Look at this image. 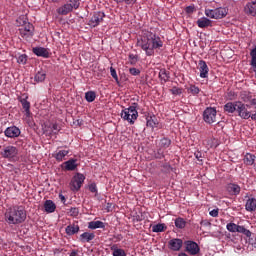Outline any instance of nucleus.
I'll return each instance as SVG.
<instances>
[{"mask_svg":"<svg viewBox=\"0 0 256 256\" xmlns=\"http://www.w3.org/2000/svg\"><path fill=\"white\" fill-rule=\"evenodd\" d=\"M147 56L151 57L155 54V50H161L164 45L160 36L151 31H144L138 42L136 43Z\"/></svg>","mask_w":256,"mask_h":256,"instance_id":"obj_1","label":"nucleus"},{"mask_svg":"<svg viewBox=\"0 0 256 256\" xmlns=\"http://www.w3.org/2000/svg\"><path fill=\"white\" fill-rule=\"evenodd\" d=\"M27 213L22 206H12L6 209L4 220L8 225H19L26 221Z\"/></svg>","mask_w":256,"mask_h":256,"instance_id":"obj_2","label":"nucleus"},{"mask_svg":"<svg viewBox=\"0 0 256 256\" xmlns=\"http://www.w3.org/2000/svg\"><path fill=\"white\" fill-rule=\"evenodd\" d=\"M138 104L133 103L132 106L125 108L122 111L121 117L126 120L131 125L135 124V121L139 117L138 111H137Z\"/></svg>","mask_w":256,"mask_h":256,"instance_id":"obj_3","label":"nucleus"},{"mask_svg":"<svg viewBox=\"0 0 256 256\" xmlns=\"http://www.w3.org/2000/svg\"><path fill=\"white\" fill-rule=\"evenodd\" d=\"M81 5V0H68V2L62 5L60 8L56 9V13L60 16H67L74 10H78Z\"/></svg>","mask_w":256,"mask_h":256,"instance_id":"obj_4","label":"nucleus"},{"mask_svg":"<svg viewBox=\"0 0 256 256\" xmlns=\"http://www.w3.org/2000/svg\"><path fill=\"white\" fill-rule=\"evenodd\" d=\"M226 8L205 9V15L210 19H223L227 16Z\"/></svg>","mask_w":256,"mask_h":256,"instance_id":"obj_5","label":"nucleus"},{"mask_svg":"<svg viewBox=\"0 0 256 256\" xmlns=\"http://www.w3.org/2000/svg\"><path fill=\"white\" fill-rule=\"evenodd\" d=\"M20 36L23 40H32L34 36V26L33 24L26 22L24 23V26L19 28Z\"/></svg>","mask_w":256,"mask_h":256,"instance_id":"obj_6","label":"nucleus"},{"mask_svg":"<svg viewBox=\"0 0 256 256\" xmlns=\"http://www.w3.org/2000/svg\"><path fill=\"white\" fill-rule=\"evenodd\" d=\"M202 117L206 124L212 125L217 122V110L213 107H207L202 114Z\"/></svg>","mask_w":256,"mask_h":256,"instance_id":"obj_7","label":"nucleus"},{"mask_svg":"<svg viewBox=\"0 0 256 256\" xmlns=\"http://www.w3.org/2000/svg\"><path fill=\"white\" fill-rule=\"evenodd\" d=\"M85 180V176L82 173H76L74 177L71 178L70 181V189L73 192H78Z\"/></svg>","mask_w":256,"mask_h":256,"instance_id":"obj_8","label":"nucleus"},{"mask_svg":"<svg viewBox=\"0 0 256 256\" xmlns=\"http://www.w3.org/2000/svg\"><path fill=\"white\" fill-rule=\"evenodd\" d=\"M250 108H251L250 105H246L240 101V104H238L237 110H236L237 116L245 120L249 118L252 119L253 114L251 113V111L248 110Z\"/></svg>","mask_w":256,"mask_h":256,"instance_id":"obj_9","label":"nucleus"},{"mask_svg":"<svg viewBox=\"0 0 256 256\" xmlns=\"http://www.w3.org/2000/svg\"><path fill=\"white\" fill-rule=\"evenodd\" d=\"M106 17V14L99 11V12H94L90 20L88 21L87 25L90 26L91 28H96L99 26L101 23L104 22V19Z\"/></svg>","mask_w":256,"mask_h":256,"instance_id":"obj_10","label":"nucleus"},{"mask_svg":"<svg viewBox=\"0 0 256 256\" xmlns=\"http://www.w3.org/2000/svg\"><path fill=\"white\" fill-rule=\"evenodd\" d=\"M184 245L185 252L189 253L191 256H196L200 251V248L195 241L187 240L184 242Z\"/></svg>","mask_w":256,"mask_h":256,"instance_id":"obj_11","label":"nucleus"},{"mask_svg":"<svg viewBox=\"0 0 256 256\" xmlns=\"http://www.w3.org/2000/svg\"><path fill=\"white\" fill-rule=\"evenodd\" d=\"M0 154L3 156V158L10 160L17 156L18 149L14 146H7L4 148L3 152Z\"/></svg>","mask_w":256,"mask_h":256,"instance_id":"obj_12","label":"nucleus"},{"mask_svg":"<svg viewBox=\"0 0 256 256\" xmlns=\"http://www.w3.org/2000/svg\"><path fill=\"white\" fill-rule=\"evenodd\" d=\"M21 134V131L18 127L16 126H12V127H8L5 129L4 131V135L7 137V138H10V139H15V138H18Z\"/></svg>","mask_w":256,"mask_h":256,"instance_id":"obj_13","label":"nucleus"},{"mask_svg":"<svg viewBox=\"0 0 256 256\" xmlns=\"http://www.w3.org/2000/svg\"><path fill=\"white\" fill-rule=\"evenodd\" d=\"M198 69L200 72V78L206 79L209 77V66H207L206 62L204 60H199L198 62Z\"/></svg>","mask_w":256,"mask_h":256,"instance_id":"obj_14","label":"nucleus"},{"mask_svg":"<svg viewBox=\"0 0 256 256\" xmlns=\"http://www.w3.org/2000/svg\"><path fill=\"white\" fill-rule=\"evenodd\" d=\"M77 167H78L77 159H73V158L61 164V168L63 171H75Z\"/></svg>","mask_w":256,"mask_h":256,"instance_id":"obj_15","label":"nucleus"},{"mask_svg":"<svg viewBox=\"0 0 256 256\" xmlns=\"http://www.w3.org/2000/svg\"><path fill=\"white\" fill-rule=\"evenodd\" d=\"M32 53L38 57H42L44 59H48L50 58V52L47 48H43V47H35L32 48Z\"/></svg>","mask_w":256,"mask_h":256,"instance_id":"obj_16","label":"nucleus"},{"mask_svg":"<svg viewBox=\"0 0 256 256\" xmlns=\"http://www.w3.org/2000/svg\"><path fill=\"white\" fill-rule=\"evenodd\" d=\"M240 103L241 101L228 102L223 106V110L228 114H234L237 112V107Z\"/></svg>","mask_w":256,"mask_h":256,"instance_id":"obj_17","label":"nucleus"},{"mask_svg":"<svg viewBox=\"0 0 256 256\" xmlns=\"http://www.w3.org/2000/svg\"><path fill=\"white\" fill-rule=\"evenodd\" d=\"M244 11L246 15L256 17V3L255 1H250L246 4Z\"/></svg>","mask_w":256,"mask_h":256,"instance_id":"obj_18","label":"nucleus"},{"mask_svg":"<svg viewBox=\"0 0 256 256\" xmlns=\"http://www.w3.org/2000/svg\"><path fill=\"white\" fill-rule=\"evenodd\" d=\"M168 245H169V249L177 252V251H180L183 245V241L181 239H172V240H169Z\"/></svg>","mask_w":256,"mask_h":256,"instance_id":"obj_19","label":"nucleus"},{"mask_svg":"<svg viewBox=\"0 0 256 256\" xmlns=\"http://www.w3.org/2000/svg\"><path fill=\"white\" fill-rule=\"evenodd\" d=\"M226 191H228L230 195L237 196L241 193V186L238 184L230 183L228 186H226Z\"/></svg>","mask_w":256,"mask_h":256,"instance_id":"obj_20","label":"nucleus"},{"mask_svg":"<svg viewBox=\"0 0 256 256\" xmlns=\"http://www.w3.org/2000/svg\"><path fill=\"white\" fill-rule=\"evenodd\" d=\"M95 238H96L95 233L85 232L83 234H80L79 241L82 243H90Z\"/></svg>","mask_w":256,"mask_h":256,"instance_id":"obj_21","label":"nucleus"},{"mask_svg":"<svg viewBox=\"0 0 256 256\" xmlns=\"http://www.w3.org/2000/svg\"><path fill=\"white\" fill-rule=\"evenodd\" d=\"M80 231V226L76 223L70 224L66 227V234L68 236H73L75 234H78Z\"/></svg>","mask_w":256,"mask_h":256,"instance_id":"obj_22","label":"nucleus"},{"mask_svg":"<svg viewBox=\"0 0 256 256\" xmlns=\"http://www.w3.org/2000/svg\"><path fill=\"white\" fill-rule=\"evenodd\" d=\"M197 25L201 29L212 27V21L206 17H202L197 20Z\"/></svg>","mask_w":256,"mask_h":256,"instance_id":"obj_23","label":"nucleus"},{"mask_svg":"<svg viewBox=\"0 0 256 256\" xmlns=\"http://www.w3.org/2000/svg\"><path fill=\"white\" fill-rule=\"evenodd\" d=\"M250 67H252L256 78V46L250 50Z\"/></svg>","mask_w":256,"mask_h":256,"instance_id":"obj_24","label":"nucleus"},{"mask_svg":"<svg viewBox=\"0 0 256 256\" xmlns=\"http://www.w3.org/2000/svg\"><path fill=\"white\" fill-rule=\"evenodd\" d=\"M59 131H60V127L57 123H52V124H50V126H48V127L45 126V128H44V133L50 134V135L52 133L57 134Z\"/></svg>","mask_w":256,"mask_h":256,"instance_id":"obj_25","label":"nucleus"},{"mask_svg":"<svg viewBox=\"0 0 256 256\" xmlns=\"http://www.w3.org/2000/svg\"><path fill=\"white\" fill-rule=\"evenodd\" d=\"M104 228H105V224L103 221L97 220V221L88 222V229L90 230L104 229Z\"/></svg>","mask_w":256,"mask_h":256,"instance_id":"obj_26","label":"nucleus"},{"mask_svg":"<svg viewBox=\"0 0 256 256\" xmlns=\"http://www.w3.org/2000/svg\"><path fill=\"white\" fill-rule=\"evenodd\" d=\"M45 78H47V73L45 72V70H39L35 74L34 82L35 83H43Z\"/></svg>","mask_w":256,"mask_h":256,"instance_id":"obj_27","label":"nucleus"},{"mask_svg":"<svg viewBox=\"0 0 256 256\" xmlns=\"http://www.w3.org/2000/svg\"><path fill=\"white\" fill-rule=\"evenodd\" d=\"M245 209L248 212H253L256 210V198H249L246 201Z\"/></svg>","mask_w":256,"mask_h":256,"instance_id":"obj_28","label":"nucleus"},{"mask_svg":"<svg viewBox=\"0 0 256 256\" xmlns=\"http://www.w3.org/2000/svg\"><path fill=\"white\" fill-rule=\"evenodd\" d=\"M44 209L47 213H53L56 211V204L52 200H46L44 203Z\"/></svg>","mask_w":256,"mask_h":256,"instance_id":"obj_29","label":"nucleus"},{"mask_svg":"<svg viewBox=\"0 0 256 256\" xmlns=\"http://www.w3.org/2000/svg\"><path fill=\"white\" fill-rule=\"evenodd\" d=\"M239 97L244 103H249L253 99L252 92L250 91H241Z\"/></svg>","mask_w":256,"mask_h":256,"instance_id":"obj_30","label":"nucleus"},{"mask_svg":"<svg viewBox=\"0 0 256 256\" xmlns=\"http://www.w3.org/2000/svg\"><path fill=\"white\" fill-rule=\"evenodd\" d=\"M69 154V150H59L54 154V158L56 161L61 162L64 161V158Z\"/></svg>","mask_w":256,"mask_h":256,"instance_id":"obj_31","label":"nucleus"},{"mask_svg":"<svg viewBox=\"0 0 256 256\" xmlns=\"http://www.w3.org/2000/svg\"><path fill=\"white\" fill-rule=\"evenodd\" d=\"M255 159H256L255 155H253L251 153H247L244 157V163L246 166H253Z\"/></svg>","mask_w":256,"mask_h":256,"instance_id":"obj_32","label":"nucleus"},{"mask_svg":"<svg viewBox=\"0 0 256 256\" xmlns=\"http://www.w3.org/2000/svg\"><path fill=\"white\" fill-rule=\"evenodd\" d=\"M174 224L177 229H184L187 222L184 218L179 217L174 220Z\"/></svg>","mask_w":256,"mask_h":256,"instance_id":"obj_33","label":"nucleus"},{"mask_svg":"<svg viewBox=\"0 0 256 256\" xmlns=\"http://www.w3.org/2000/svg\"><path fill=\"white\" fill-rule=\"evenodd\" d=\"M85 99L88 103H92L96 100V92L89 91L85 93Z\"/></svg>","mask_w":256,"mask_h":256,"instance_id":"obj_34","label":"nucleus"},{"mask_svg":"<svg viewBox=\"0 0 256 256\" xmlns=\"http://www.w3.org/2000/svg\"><path fill=\"white\" fill-rule=\"evenodd\" d=\"M157 125H159V122L157 121L155 116H151L150 118H147V126L151 128H156Z\"/></svg>","mask_w":256,"mask_h":256,"instance_id":"obj_35","label":"nucleus"},{"mask_svg":"<svg viewBox=\"0 0 256 256\" xmlns=\"http://www.w3.org/2000/svg\"><path fill=\"white\" fill-rule=\"evenodd\" d=\"M167 226H165V224H157L155 226H152V232L155 233H160V232H164L167 230Z\"/></svg>","mask_w":256,"mask_h":256,"instance_id":"obj_36","label":"nucleus"},{"mask_svg":"<svg viewBox=\"0 0 256 256\" xmlns=\"http://www.w3.org/2000/svg\"><path fill=\"white\" fill-rule=\"evenodd\" d=\"M238 233L244 234L247 238H250L252 236V233L250 230L246 229L245 226H239L237 228Z\"/></svg>","mask_w":256,"mask_h":256,"instance_id":"obj_37","label":"nucleus"},{"mask_svg":"<svg viewBox=\"0 0 256 256\" xmlns=\"http://www.w3.org/2000/svg\"><path fill=\"white\" fill-rule=\"evenodd\" d=\"M27 99H28L27 96L20 99V103H21L22 108H23L24 111H28V110L31 109V103H29V102L27 101Z\"/></svg>","mask_w":256,"mask_h":256,"instance_id":"obj_38","label":"nucleus"},{"mask_svg":"<svg viewBox=\"0 0 256 256\" xmlns=\"http://www.w3.org/2000/svg\"><path fill=\"white\" fill-rule=\"evenodd\" d=\"M111 250L114 251L112 252V256H127V253L122 248L112 247Z\"/></svg>","mask_w":256,"mask_h":256,"instance_id":"obj_39","label":"nucleus"},{"mask_svg":"<svg viewBox=\"0 0 256 256\" xmlns=\"http://www.w3.org/2000/svg\"><path fill=\"white\" fill-rule=\"evenodd\" d=\"M238 227H239V225H237L233 222L226 224V230H228L229 232H232V233H237Z\"/></svg>","mask_w":256,"mask_h":256,"instance_id":"obj_40","label":"nucleus"},{"mask_svg":"<svg viewBox=\"0 0 256 256\" xmlns=\"http://www.w3.org/2000/svg\"><path fill=\"white\" fill-rule=\"evenodd\" d=\"M171 146V140L169 138H163L160 140V147L167 149Z\"/></svg>","mask_w":256,"mask_h":256,"instance_id":"obj_41","label":"nucleus"},{"mask_svg":"<svg viewBox=\"0 0 256 256\" xmlns=\"http://www.w3.org/2000/svg\"><path fill=\"white\" fill-rule=\"evenodd\" d=\"M128 61H130L131 65H136L137 62L139 61V57H138V55L130 54V55H128Z\"/></svg>","mask_w":256,"mask_h":256,"instance_id":"obj_42","label":"nucleus"},{"mask_svg":"<svg viewBox=\"0 0 256 256\" xmlns=\"http://www.w3.org/2000/svg\"><path fill=\"white\" fill-rule=\"evenodd\" d=\"M188 91H189V93H191L193 96H196V95L199 94V92H200L201 90L199 89L198 86H196V85H191V86L189 87Z\"/></svg>","mask_w":256,"mask_h":256,"instance_id":"obj_43","label":"nucleus"},{"mask_svg":"<svg viewBox=\"0 0 256 256\" xmlns=\"http://www.w3.org/2000/svg\"><path fill=\"white\" fill-rule=\"evenodd\" d=\"M159 77H160V79H162L164 81H167L169 79L167 70H165V69L164 70H160Z\"/></svg>","mask_w":256,"mask_h":256,"instance_id":"obj_44","label":"nucleus"},{"mask_svg":"<svg viewBox=\"0 0 256 256\" xmlns=\"http://www.w3.org/2000/svg\"><path fill=\"white\" fill-rule=\"evenodd\" d=\"M69 213H70L71 217H77V216H79V213H80L79 208L71 207L69 210Z\"/></svg>","mask_w":256,"mask_h":256,"instance_id":"obj_45","label":"nucleus"},{"mask_svg":"<svg viewBox=\"0 0 256 256\" xmlns=\"http://www.w3.org/2000/svg\"><path fill=\"white\" fill-rule=\"evenodd\" d=\"M110 75L115 79L116 83H119V77L117 76V72L114 67H110Z\"/></svg>","mask_w":256,"mask_h":256,"instance_id":"obj_46","label":"nucleus"},{"mask_svg":"<svg viewBox=\"0 0 256 256\" xmlns=\"http://www.w3.org/2000/svg\"><path fill=\"white\" fill-rule=\"evenodd\" d=\"M184 11L186 14L192 15L196 11L195 5L188 6L187 8L184 9Z\"/></svg>","mask_w":256,"mask_h":256,"instance_id":"obj_47","label":"nucleus"},{"mask_svg":"<svg viewBox=\"0 0 256 256\" xmlns=\"http://www.w3.org/2000/svg\"><path fill=\"white\" fill-rule=\"evenodd\" d=\"M88 190H90L91 193H98V189H97V184L96 183H92L88 185Z\"/></svg>","mask_w":256,"mask_h":256,"instance_id":"obj_48","label":"nucleus"},{"mask_svg":"<svg viewBox=\"0 0 256 256\" xmlns=\"http://www.w3.org/2000/svg\"><path fill=\"white\" fill-rule=\"evenodd\" d=\"M26 62H27V56L25 54L20 55L18 58V63L24 65L26 64Z\"/></svg>","mask_w":256,"mask_h":256,"instance_id":"obj_49","label":"nucleus"},{"mask_svg":"<svg viewBox=\"0 0 256 256\" xmlns=\"http://www.w3.org/2000/svg\"><path fill=\"white\" fill-rule=\"evenodd\" d=\"M129 72L131 75H134V76H138L141 73V71L137 68H130Z\"/></svg>","mask_w":256,"mask_h":256,"instance_id":"obj_50","label":"nucleus"},{"mask_svg":"<svg viewBox=\"0 0 256 256\" xmlns=\"http://www.w3.org/2000/svg\"><path fill=\"white\" fill-rule=\"evenodd\" d=\"M171 92H172L173 95H181L182 90L180 88L173 87Z\"/></svg>","mask_w":256,"mask_h":256,"instance_id":"obj_51","label":"nucleus"},{"mask_svg":"<svg viewBox=\"0 0 256 256\" xmlns=\"http://www.w3.org/2000/svg\"><path fill=\"white\" fill-rule=\"evenodd\" d=\"M116 3L118 4H123L125 3L126 5H131V3L133 2V0H114Z\"/></svg>","mask_w":256,"mask_h":256,"instance_id":"obj_52","label":"nucleus"},{"mask_svg":"<svg viewBox=\"0 0 256 256\" xmlns=\"http://www.w3.org/2000/svg\"><path fill=\"white\" fill-rule=\"evenodd\" d=\"M210 217H218L219 216V209H213L209 212Z\"/></svg>","mask_w":256,"mask_h":256,"instance_id":"obj_53","label":"nucleus"},{"mask_svg":"<svg viewBox=\"0 0 256 256\" xmlns=\"http://www.w3.org/2000/svg\"><path fill=\"white\" fill-rule=\"evenodd\" d=\"M195 157H196L197 161H202V159H203V153H202L201 151H197V152L195 153Z\"/></svg>","mask_w":256,"mask_h":256,"instance_id":"obj_54","label":"nucleus"},{"mask_svg":"<svg viewBox=\"0 0 256 256\" xmlns=\"http://www.w3.org/2000/svg\"><path fill=\"white\" fill-rule=\"evenodd\" d=\"M59 199L61 200V202L63 203V204H65L66 203V198H65V196L63 195V194H59Z\"/></svg>","mask_w":256,"mask_h":256,"instance_id":"obj_55","label":"nucleus"},{"mask_svg":"<svg viewBox=\"0 0 256 256\" xmlns=\"http://www.w3.org/2000/svg\"><path fill=\"white\" fill-rule=\"evenodd\" d=\"M200 224H201V225H204V226H211V223H210L209 221H204V220H202V221L200 222Z\"/></svg>","mask_w":256,"mask_h":256,"instance_id":"obj_56","label":"nucleus"},{"mask_svg":"<svg viewBox=\"0 0 256 256\" xmlns=\"http://www.w3.org/2000/svg\"><path fill=\"white\" fill-rule=\"evenodd\" d=\"M250 105L252 106H256V98H252L250 101H249Z\"/></svg>","mask_w":256,"mask_h":256,"instance_id":"obj_57","label":"nucleus"},{"mask_svg":"<svg viewBox=\"0 0 256 256\" xmlns=\"http://www.w3.org/2000/svg\"><path fill=\"white\" fill-rule=\"evenodd\" d=\"M27 118H31V110H24Z\"/></svg>","mask_w":256,"mask_h":256,"instance_id":"obj_58","label":"nucleus"},{"mask_svg":"<svg viewBox=\"0 0 256 256\" xmlns=\"http://www.w3.org/2000/svg\"><path fill=\"white\" fill-rule=\"evenodd\" d=\"M254 106H255V113L252 114V120H253V121H256V105H254Z\"/></svg>","mask_w":256,"mask_h":256,"instance_id":"obj_59","label":"nucleus"},{"mask_svg":"<svg viewBox=\"0 0 256 256\" xmlns=\"http://www.w3.org/2000/svg\"><path fill=\"white\" fill-rule=\"evenodd\" d=\"M70 256H77V252L76 251H72Z\"/></svg>","mask_w":256,"mask_h":256,"instance_id":"obj_60","label":"nucleus"},{"mask_svg":"<svg viewBox=\"0 0 256 256\" xmlns=\"http://www.w3.org/2000/svg\"><path fill=\"white\" fill-rule=\"evenodd\" d=\"M252 245L256 248V238H255L254 242L252 243Z\"/></svg>","mask_w":256,"mask_h":256,"instance_id":"obj_61","label":"nucleus"},{"mask_svg":"<svg viewBox=\"0 0 256 256\" xmlns=\"http://www.w3.org/2000/svg\"><path fill=\"white\" fill-rule=\"evenodd\" d=\"M179 256H188L186 253H180Z\"/></svg>","mask_w":256,"mask_h":256,"instance_id":"obj_62","label":"nucleus"},{"mask_svg":"<svg viewBox=\"0 0 256 256\" xmlns=\"http://www.w3.org/2000/svg\"><path fill=\"white\" fill-rule=\"evenodd\" d=\"M112 204L111 203H108L107 204V208H111Z\"/></svg>","mask_w":256,"mask_h":256,"instance_id":"obj_63","label":"nucleus"},{"mask_svg":"<svg viewBox=\"0 0 256 256\" xmlns=\"http://www.w3.org/2000/svg\"><path fill=\"white\" fill-rule=\"evenodd\" d=\"M254 2L256 3V0Z\"/></svg>","mask_w":256,"mask_h":256,"instance_id":"obj_64","label":"nucleus"}]
</instances>
